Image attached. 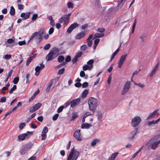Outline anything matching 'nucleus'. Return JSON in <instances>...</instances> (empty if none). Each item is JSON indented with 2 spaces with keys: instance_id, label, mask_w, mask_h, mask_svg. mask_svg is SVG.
<instances>
[{
  "instance_id": "obj_13",
  "label": "nucleus",
  "mask_w": 160,
  "mask_h": 160,
  "mask_svg": "<svg viewBox=\"0 0 160 160\" xmlns=\"http://www.w3.org/2000/svg\"><path fill=\"white\" fill-rule=\"evenodd\" d=\"M30 136H29L27 134H22L18 136L17 140L19 142H21V141L24 140L25 138H28Z\"/></svg>"
},
{
  "instance_id": "obj_58",
  "label": "nucleus",
  "mask_w": 160,
  "mask_h": 160,
  "mask_svg": "<svg viewBox=\"0 0 160 160\" xmlns=\"http://www.w3.org/2000/svg\"><path fill=\"white\" fill-rule=\"evenodd\" d=\"M97 30L98 32L102 33L103 32H105V29L103 28H98Z\"/></svg>"
},
{
  "instance_id": "obj_63",
  "label": "nucleus",
  "mask_w": 160,
  "mask_h": 160,
  "mask_svg": "<svg viewBox=\"0 0 160 160\" xmlns=\"http://www.w3.org/2000/svg\"><path fill=\"white\" fill-rule=\"evenodd\" d=\"M54 31V28L52 27L51 28H50V29L49 30V31H48L49 34L50 35L52 34L53 33Z\"/></svg>"
},
{
  "instance_id": "obj_25",
  "label": "nucleus",
  "mask_w": 160,
  "mask_h": 160,
  "mask_svg": "<svg viewBox=\"0 0 160 160\" xmlns=\"http://www.w3.org/2000/svg\"><path fill=\"white\" fill-rule=\"evenodd\" d=\"M104 35V34L103 33H96L95 35L93 37V39H94L95 38H101L102 37H103Z\"/></svg>"
},
{
  "instance_id": "obj_49",
  "label": "nucleus",
  "mask_w": 160,
  "mask_h": 160,
  "mask_svg": "<svg viewBox=\"0 0 160 160\" xmlns=\"http://www.w3.org/2000/svg\"><path fill=\"white\" fill-rule=\"evenodd\" d=\"M146 35L145 34H143L140 37V38L142 40V42H143L146 38Z\"/></svg>"
},
{
  "instance_id": "obj_44",
  "label": "nucleus",
  "mask_w": 160,
  "mask_h": 160,
  "mask_svg": "<svg viewBox=\"0 0 160 160\" xmlns=\"http://www.w3.org/2000/svg\"><path fill=\"white\" fill-rule=\"evenodd\" d=\"M64 108V107L63 106H62L60 107L58 109L57 112L59 113L61 112L62 111L63 109Z\"/></svg>"
},
{
  "instance_id": "obj_19",
  "label": "nucleus",
  "mask_w": 160,
  "mask_h": 160,
  "mask_svg": "<svg viewBox=\"0 0 160 160\" xmlns=\"http://www.w3.org/2000/svg\"><path fill=\"white\" fill-rule=\"evenodd\" d=\"M86 33L84 32H82L76 35L75 37L76 39H80L85 35Z\"/></svg>"
},
{
  "instance_id": "obj_54",
  "label": "nucleus",
  "mask_w": 160,
  "mask_h": 160,
  "mask_svg": "<svg viewBox=\"0 0 160 160\" xmlns=\"http://www.w3.org/2000/svg\"><path fill=\"white\" fill-rule=\"evenodd\" d=\"M3 58L6 59H9L11 58L10 54H6L3 56Z\"/></svg>"
},
{
  "instance_id": "obj_3",
  "label": "nucleus",
  "mask_w": 160,
  "mask_h": 160,
  "mask_svg": "<svg viewBox=\"0 0 160 160\" xmlns=\"http://www.w3.org/2000/svg\"><path fill=\"white\" fill-rule=\"evenodd\" d=\"M160 134L157 135L151 138V139H152V140L151 141L152 144L151 149L154 150L157 148L158 145L160 143Z\"/></svg>"
},
{
  "instance_id": "obj_18",
  "label": "nucleus",
  "mask_w": 160,
  "mask_h": 160,
  "mask_svg": "<svg viewBox=\"0 0 160 160\" xmlns=\"http://www.w3.org/2000/svg\"><path fill=\"white\" fill-rule=\"evenodd\" d=\"M159 64V62H158V63L155 65V67L154 68L151 73H150V77H152L153 76V75L156 72V71L158 69Z\"/></svg>"
},
{
  "instance_id": "obj_22",
  "label": "nucleus",
  "mask_w": 160,
  "mask_h": 160,
  "mask_svg": "<svg viewBox=\"0 0 160 160\" xmlns=\"http://www.w3.org/2000/svg\"><path fill=\"white\" fill-rule=\"evenodd\" d=\"M92 126V125H91L87 123H84L82 124L81 127L82 128L88 129L91 126Z\"/></svg>"
},
{
  "instance_id": "obj_50",
  "label": "nucleus",
  "mask_w": 160,
  "mask_h": 160,
  "mask_svg": "<svg viewBox=\"0 0 160 160\" xmlns=\"http://www.w3.org/2000/svg\"><path fill=\"white\" fill-rule=\"evenodd\" d=\"M38 15L37 14H34L33 15L32 17V20L33 21H35L36 20V19H37V18H38Z\"/></svg>"
},
{
  "instance_id": "obj_1",
  "label": "nucleus",
  "mask_w": 160,
  "mask_h": 160,
  "mask_svg": "<svg viewBox=\"0 0 160 160\" xmlns=\"http://www.w3.org/2000/svg\"><path fill=\"white\" fill-rule=\"evenodd\" d=\"M59 55V50L58 48L54 47L49 52L46 57L47 61L52 60L56 58Z\"/></svg>"
},
{
  "instance_id": "obj_35",
  "label": "nucleus",
  "mask_w": 160,
  "mask_h": 160,
  "mask_svg": "<svg viewBox=\"0 0 160 160\" xmlns=\"http://www.w3.org/2000/svg\"><path fill=\"white\" fill-rule=\"evenodd\" d=\"M41 103L39 102L37 103V104L33 106L34 108L36 110V111L41 106Z\"/></svg>"
},
{
  "instance_id": "obj_40",
  "label": "nucleus",
  "mask_w": 160,
  "mask_h": 160,
  "mask_svg": "<svg viewBox=\"0 0 160 160\" xmlns=\"http://www.w3.org/2000/svg\"><path fill=\"white\" fill-rule=\"evenodd\" d=\"M65 69L64 68H62L61 69H59L58 72V75L62 74L64 72Z\"/></svg>"
},
{
  "instance_id": "obj_11",
  "label": "nucleus",
  "mask_w": 160,
  "mask_h": 160,
  "mask_svg": "<svg viewBox=\"0 0 160 160\" xmlns=\"http://www.w3.org/2000/svg\"><path fill=\"white\" fill-rule=\"evenodd\" d=\"M43 62L41 64H40V66H37L35 68V70L36 72L35 73V75L36 76H38L39 75L40 71L44 68L45 66V65L43 64Z\"/></svg>"
},
{
  "instance_id": "obj_41",
  "label": "nucleus",
  "mask_w": 160,
  "mask_h": 160,
  "mask_svg": "<svg viewBox=\"0 0 160 160\" xmlns=\"http://www.w3.org/2000/svg\"><path fill=\"white\" fill-rule=\"evenodd\" d=\"M19 80V78L18 77H16L14 78L13 82L15 84H17Z\"/></svg>"
},
{
  "instance_id": "obj_30",
  "label": "nucleus",
  "mask_w": 160,
  "mask_h": 160,
  "mask_svg": "<svg viewBox=\"0 0 160 160\" xmlns=\"http://www.w3.org/2000/svg\"><path fill=\"white\" fill-rule=\"evenodd\" d=\"M97 116L98 117V119L99 120H100L102 118V114L101 113V112L100 111H98L97 112Z\"/></svg>"
},
{
  "instance_id": "obj_61",
  "label": "nucleus",
  "mask_w": 160,
  "mask_h": 160,
  "mask_svg": "<svg viewBox=\"0 0 160 160\" xmlns=\"http://www.w3.org/2000/svg\"><path fill=\"white\" fill-rule=\"evenodd\" d=\"M58 116H59V114H55L52 117V120L53 121L56 120L57 119Z\"/></svg>"
},
{
  "instance_id": "obj_17",
  "label": "nucleus",
  "mask_w": 160,
  "mask_h": 160,
  "mask_svg": "<svg viewBox=\"0 0 160 160\" xmlns=\"http://www.w3.org/2000/svg\"><path fill=\"white\" fill-rule=\"evenodd\" d=\"M152 140V139H151L145 145H143L144 147L143 148H144V149L147 150L152 147V142L151 141Z\"/></svg>"
},
{
  "instance_id": "obj_26",
  "label": "nucleus",
  "mask_w": 160,
  "mask_h": 160,
  "mask_svg": "<svg viewBox=\"0 0 160 160\" xmlns=\"http://www.w3.org/2000/svg\"><path fill=\"white\" fill-rule=\"evenodd\" d=\"M88 92L89 91L88 90L85 89L82 93V97L83 98H86L88 93Z\"/></svg>"
},
{
  "instance_id": "obj_9",
  "label": "nucleus",
  "mask_w": 160,
  "mask_h": 160,
  "mask_svg": "<svg viewBox=\"0 0 160 160\" xmlns=\"http://www.w3.org/2000/svg\"><path fill=\"white\" fill-rule=\"evenodd\" d=\"M113 10V8H110L109 9L107 12L106 15L105 16L104 18L106 20H108L110 19L113 17L115 16V14L112 13V12Z\"/></svg>"
},
{
  "instance_id": "obj_29",
  "label": "nucleus",
  "mask_w": 160,
  "mask_h": 160,
  "mask_svg": "<svg viewBox=\"0 0 160 160\" xmlns=\"http://www.w3.org/2000/svg\"><path fill=\"white\" fill-rule=\"evenodd\" d=\"M28 151V150L27 149H25V147L24 146V148H22V149L20 150V152L21 154L23 155L26 153Z\"/></svg>"
},
{
  "instance_id": "obj_6",
  "label": "nucleus",
  "mask_w": 160,
  "mask_h": 160,
  "mask_svg": "<svg viewBox=\"0 0 160 160\" xmlns=\"http://www.w3.org/2000/svg\"><path fill=\"white\" fill-rule=\"evenodd\" d=\"M141 121V118L139 116H135L132 118L131 122V124L134 128L137 127L140 124Z\"/></svg>"
},
{
  "instance_id": "obj_31",
  "label": "nucleus",
  "mask_w": 160,
  "mask_h": 160,
  "mask_svg": "<svg viewBox=\"0 0 160 160\" xmlns=\"http://www.w3.org/2000/svg\"><path fill=\"white\" fill-rule=\"evenodd\" d=\"M99 141V139L97 138L93 139L91 143V145L92 146H94Z\"/></svg>"
},
{
  "instance_id": "obj_55",
  "label": "nucleus",
  "mask_w": 160,
  "mask_h": 160,
  "mask_svg": "<svg viewBox=\"0 0 160 160\" xmlns=\"http://www.w3.org/2000/svg\"><path fill=\"white\" fill-rule=\"evenodd\" d=\"M48 131V128L46 127H45L42 132V133H46Z\"/></svg>"
},
{
  "instance_id": "obj_21",
  "label": "nucleus",
  "mask_w": 160,
  "mask_h": 160,
  "mask_svg": "<svg viewBox=\"0 0 160 160\" xmlns=\"http://www.w3.org/2000/svg\"><path fill=\"white\" fill-rule=\"evenodd\" d=\"M93 67V65H88L87 64L83 66V69L84 71H86L87 70H91Z\"/></svg>"
},
{
  "instance_id": "obj_53",
  "label": "nucleus",
  "mask_w": 160,
  "mask_h": 160,
  "mask_svg": "<svg viewBox=\"0 0 160 160\" xmlns=\"http://www.w3.org/2000/svg\"><path fill=\"white\" fill-rule=\"evenodd\" d=\"M51 45L50 44H48L45 45L43 48V49L45 50L48 49L50 47Z\"/></svg>"
},
{
  "instance_id": "obj_48",
  "label": "nucleus",
  "mask_w": 160,
  "mask_h": 160,
  "mask_svg": "<svg viewBox=\"0 0 160 160\" xmlns=\"http://www.w3.org/2000/svg\"><path fill=\"white\" fill-rule=\"evenodd\" d=\"M88 48L87 46L85 45H83L81 47V49L82 51H85L86 49Z\"/></svg>"
},
{
  "instance_id": "obj_34",
  "label": "nucleus",
  "mask_w": 160,
  "mask_h": 160,
  "mask_svg": "<svg viewBox=\"0 0 160 160\" xmlns=\"http://www.w3.org/2000/svg\"><path fill=\"white\" fill-rule=\"evenodd\" d=\"M136 23H137L136 19H135L134 20V23H133L132 27V31H131L132 34H133L134 32V31L135 30V26L136 25Z\"/></svg>"
},
{
  "instance_id": "obj_12",
  "label": "nucleus",
  "mask_w": 160,
  "mask_h": 160,
  "mask_svg": "<svg viewBox=\"0 0 160 160\" xmlns=\"http://www.w3.org/2000/svg\"><path fill=\"white\" fill-rule=\"evenodd\" d=\"M79 26V24L77 22H74L73 24H72L68 28L67 30V32L68 34L70 33L74 29L77 27H78Z\"/></svg>"
},
{
  "instance_id": "obj_52",
  "label": "nucleus",
  "mask_w": 160,
  "mask_h": 160,
  "mask_svg": "<svg viewBox=\"0 0 160 160\" xmlns=\"http://www.w3.org/2000/svg\"><path fill=\"white\" fill-rule=\"evenodd\" d=\"M78 59L75 56L74 58L72 60V62L73 64L76 63L78 61Z\"/></svg>"
},
{
  "instance_id": "obj_32",
  "label": "nucleus",
  "mask_w": 160,
  "mask_h": 160,
  "mask_svg": "<svg viewBox=\"0 0 160 160\" xmlns=\"http://www.w3.org/2000/svg\"><path fill=\"white\" fill-rule=\"evenodd\" d=\"M17 108L16 107H14L11 110L7 112L5 114V116H7L8 115H10L13 112L16 111Z\"/></svg>"
},
{
  "instance_id": "obj_20",
  "label": "nucleus",
  "mask_w": 160,
  "mask_h": 160,
  "mask_svg": "<svg viewBox=\"0 0 160 160\" xmlns=\"http://www.w3.org/2000/svg\"><path fill=\"white\" fill-rule=\"evenodd\" d=\"M159 109H157L155 110L153 112L150 113L148 117L147 118V119L148 120L149 119L152 118L153 117L155 116L157 113L158 112V111Z\"/></svg>"
},
{
  "instance_id": "obj_24",
  "label": "nucleus",
  "mask_w": 160,
  "mask_h": 160,
  "mask_svg": "<svg viewBox=\"0 0 160 160\" xmlns=\"http://www.w3.org/2000/svg\"><path fill=\"white\" fill-rule=\"evenodd\" d=\"M33 145V143L30 142L25 145L24 146L25 147V149H27L28 151Z\"/></svg>"
},
{
  "instance_id": "obj_47",
  "label": "nucleus",
  "mask_w": 160,
  "mask_h": 160,
  "mask_svg": "<svg viewBox=\"0 0 160 160\" xmlns=\"http://www.w3.org/2000/svg\"><path fill=\"white\" fill-rule=\"evenodd\" d=\"M66 64V62L63 61L62 63L58 65L57 66V67L58 68H60V67L65 65Z\"/></svg>"
},
{
  "instance_id": "obj_43",
  "label": "nucleus",
  "mask_w": 160,
  "mask_h": 160,
  "mask_svg": "<svg viewBox=\"0 0 160 160\" xmlns=\"http://www.w3.org/2000/svg\"><path fill=\"white\" fill-rule=\"evenodd\" d=\"M38 34V32H35L34 33H33L31 35V37L30 38V40H31L33 39L36 35Z\"/></svg>"
},
{
  "instance_id": "obj_57",
  "label": "nucleus",
  "mask_w": 160,
  "mask_h": 160,
  "mask_svg": "<svg viewBox=\"0 0 160 160\" xmlns=\"http://www.w3.org/2000/svg\"><path fill=\"white\" fill-rule=\"evenodd\" d=\"M67 6L68 8H72L73 7V4L72 2H69L68 3Z\"/></svg>"
},
{
  "instance_id": "obj_45",
  "label": "nucleus",
  "mask_w": 160,
  "mask_h": 160,
  "mask_svg": "<svg viewBox=\"0 0 160 160\" xmlns=\"http://www.w3.org/2000/svg\"><path fill=\"white\" fill-rule=\"evenodd\" d=\"M32 59L30 57L27 60V61L26 63V65L27 66H28L29 64L30 63L32 62Z\"/></svg>"
},
{
  "instance_id": "obj_2",
  "label": "nucleus",
  "mask_w": 160,
  "mask_h": 160,
  "mask_svg": "<svg viewBox=\"0 0 160 160\" xmlns=\"http://www.w3.org/2000/svg\"><path fill=\"white\" fill-rule=\"evenodd\" d=\"M78 151H75L74 147L71 150L67 160H76L79 156Z\"/></svg>"
},
{
  "instance_id": "obj_23",
  "label": "nucleus",
  "mask_w": 160,
  "mask_h": 160,
  "mask_svg": "<svg viewBox=\"0 0 160 160\" xmlns=\"http://www.w3.org/2000/svg\"><path fill=\"white\" fill-rule=\"evenodd\" d=\"M119 154L118 152H115L112 154L111 156L108 158V160H115L116 157Z\"/></svg>"
},
{
  "instance_id": "obj_64",
  "label": "nucleus",
  "mask_w": 160,
  "mask_h": 160,
  "mask_svg": "<svg viewBox=\"0 0 160 160\" xmlns=\"http://www.w3.org/2000/svg\"><path fill=\"white\" fill-rule=\"evenodd\" d=\"M18 8L19 10H22L24 8V6L21 4H18Z\"/></svg>"
},
{
  "instance_id": "obj_10",
  "label": "nucleus",
  "mask_w": 160,
  "mask_h": 160,
  "mask_svg": "<svg viewBox=\"0 0 160 160\" xmlns=\"http://www.w3.org/2000/svg\"><path fill=\"white\" fill-rule=\"evenodd\" d=\"M130 86V82L127 81L123 86V89L122 91V94L124 95L129 90Z\"/></svg>"
},
{
  "instance_id": "obj_5",
  "label": "nucleus",
  "mask_w": 160,
  "mask_h": 160,
  "mask_svg": "<svg viewBox=\"0 0 160 160\" xmlns=\"http://www.w3.org/2000/svg\"><path fill=\"white\" fill-rule=\"evenodd\" d=\"M44 29H41L38 32V34L35 36V40L37 42V44H38L43 39V34L44 33Z\"/></svg>"
},
{
  "instance_id": "obj_14",
  "label": "nucleus",
  "mask_w": 160,
  "mask_h": 160,
  "mask_svg": "<svg viewBox=\"0 0 160 160\" xmlns=\"http://www.w3.org/2000/svg\"><path fill=\"white\" fill-rule=\"evenodd\" d=\"M80 99L79 98H78L72 100L70 101L71 102V107L72 108H74L75 106L78 105L80 103Z\"/></svg>"
},
{
  "instance_id": "obj_8",
  "label": "nucleus",
  "mask_w": 160,
  "mask_h": 160,
  "mask_svg": "<svg viewBox=\"0 0 160 160\" xmlns=\"http://www.w3.org/2000/svg\"><path fill=\"white\" fill-rule=\"evenodd\" d=\"M138 130V127L133 128L132 131L128 135V138L129 140H133L135 136L137 135Z\"/></svg>"
},
{
  "instance_id": "obj_42",
  "label": "nucleus",
  "mask_w": 160,
  "mask_h": 160,
  "mask_svg": "<svg viewBox=\"0 0 160 160\" xmlns=\"http://www.w3.org/2000/svg\"><path fill=\"white\" fill-rule=\"evenodd\" d=\"M26 124L25 123L22 122L19 126V128L20 130H22L25 126Z\"/></svg>"
},
{
  "instance_id": "obj_36",
  "label": "nucleus",
  "mask_w": 160,
  "mask_h": 160,
  "mask_svg": "<svg viewBox=\"0 0 160 160\" xmlns=\"http://www.w3.org/2000/svg\"><path fill=\"white\" fill-rule=\"evenodd\" d=\"M64 60V57L62 55L59 56L58 58V62H63Z\"/></svg>"
},
{
  "instance_id": "obj_16",
  "label": "nucleus",
  "mask_w": 160,
  "mask_h": 160,
  "mask_svg": "<svg viewBox=\"0 0 160 160\" xmlns=\"http://www.w3.org/2000/svg\"><path fill=\"white\" fill-rule=\"evenodd\" d=\"M31 14V12H28L26 14L24 12H22L21 14L20 17L23 18L22 19L23 20H24L28 18L30 16Z\"/></svg>"
},
{
  "instance_id": "obj_28",
  "label": "nucleus",
  "mask_w": 160,
  "mask_h": 160,
  "mask_svg": "<svg viewBox=\"0 0 160 160\" xmlns=\"http://www.w3.org/2000/svg\"><path fill=\"white\" fill-rule=\"evenodd\" d=\"M127 54L124 55H122L119 61L123 63V62L125 60L126 57L127 56Z\"/></svg>"
},
{
  "instance_id": "obj_62",
  "label": "nucleus",
  "mask_w": 160,
  "mask_h": 160,
  "mask_svg": "<svg viewBox=\"0 0 160 160\" xmlns=\"http://www.w3.org/2000/svg\"><path fill=\"white\" fill-rule=\"evenodd\" d=\"M83 88H86L88 86V83L87 82H84L82 85Z\"/></svg>"
},
{
  "instance_id": "obj_15",
  "label": "nucleus",
  "mask_w": 160,
  "mask_h": 160,
  "mask_svg": "<svg viewBox=\"0 0 160 160\" xmlns=\"http://www.w3.org/2000/svg\"><path fill=\"white\" fill-rule=\"evenodd\" d=\"M80 132V130H78L76 131L73 134L74 137L78 141H81L82 140V138H80L81 136Z\"/></svg>"
},
{
  "instance_id": "obj_39",
  "label": "nucleus",
  "mask_w": 160,
  "mask_h": 160,
  "mask_svg": "<svg viewBox=\"0 0 160 160\" xmlns=\"http://www.w3.org/2000/svg\"><path fill=\"white\" fill-rule=\"evenodd\" d=\"M78 117L77 113H73L72 116V119H71V121H72L75 119L76 118Z\"/></svg>"
},
{
  "instance_id": "obj_46",
  "label": "nucleus",
  "mask_w": 160,
  "mask_h": 160,
  "mask_svg": "<svg viewBox=\"0 0 160 160\" xmlns=\"http://www.w3.org/2000/svg\"><path fill=\"white\" fill-rule=\"evenodd\" d=\"M71 58L70 56L68 55L67 56L66 58H65V62H66V63H67V62H68L71 61Z\"/></svg>"
},
{
  "instance_id": "obj_37",
  "label": "nucleus",
  "mask_w": 160,
  "mask_h": 160,
  "mask_svg": "<svg viewBox=\"0 0 160 160\" xmlns=\"http://www.w3.org/2000/svg\"><path fill=\"white\" fill-rule=\"evenodd\" d=\"M17 88V86L14 85L13 87L9 90V93L10 94H12L13 93V91L15 90Z\"/></svg>"
},
{
  "instance_id": "obj_56",
  "label": "nucleus",
  "mask_w": 160,
  "mask_h": 160,
  "mask_svg": "<svg viewBox=\"0 0 160 160\" xmlns=\"http://www.w3.org/2000/svg\"><path fill=\"white\" fill-rule=\"evenodd\" d=\"M42 140H45L47 138V135L45 133H42L41 134Z\"/></svg>"
},
{
  "instance_id": "obj_7",
  "label": "nucleus",
  "mask_w": 160,
  "mask_h": 160,
  "mask_svg": "<svg viewBox=\"0 0 160 160\" xmlns=\"http://www.w3.org/2000/svg\"><path fill=\"white\" fill-rule=\"evenodd\" d=\"M71 13H69L68 14L64 15L59 20V23H62L63 22L64 23L66 24L69 23L70 20L69 17Z\"/></svg>"
},
{
  "instance_id": "obj_59",
  "label": "nucleus",
  "mask_w": 160,
  "mask_h": 160,
  "mask_svg": "<svg viewBox=\"0 0 160 160\" xmlns=\"http://www.w3.org/2000/svg\"><path fill=\"white\" fill-rule=\"evenodd\" d=\"M94 60L93 59H91L87 62V65H93L92 64L94 63Z\"/></svg>"
},
{
  "instance_id": "obj_51",
  "label": "nucleus",
  "mask_w": 160,
  "mask_h": 160,
  "mask_svg": "<svg viewBox=\"0 0 160 160\" xmlns=\"http://www.w3.org/2000/svg\"><path fill=\"white\" fill-rule=\"evenodd\" d=\"M147 124L149 127L152 126L154 124V120L152 121H148L147 122Z\"/></svg>"
},
{
  "instance_id": "obj_4",
  "label": "nucleus",
  "mask_w": 160,
  "mask_h": 160,
  "mask_svg": "<svg viewBox=\"0 0 160 160\" xmlns=\"http://www.w3.org/2000/svg\"><path fill=\"white\" fill-rule=\"evenodd\" d=\"M97 99L92 97L89 98L88 101L89 107L90 111H92L94 113V111L96 109L97 107Z\"/></svg>"
},
{
  "instance_id": "obj_38",
  "label": "nucleus",
  "mask_w": 160,
  "mask_h": 160,
  "mask_svg": "<svg viewBox=\"0 0 160 160\" xmlns=\"http://www.w3.org/2000/svg\"><path fill=\"white\" fill-rule=\"evenodd\" d=\"M36 115V113H33L30 117H29L26 121V122H29L30 120L33 118Z\"/></svg>"
},
{
  "instance_id": "obj_60",
  "label": "nucleus",
  "mask_w": 160,
  "mask_h": 160,
  "mask_svg": "<svg viewBox=\"0 0 160 160\" xmlns=\"http://www.w3.org/2000/svg\"><path fill=\"white\" fill-rule=\"evenodd\" d=\"M82 54L83 53L82 52H80L76 54L75 56L78 58L81 56Z\"/></svg>"
},
{
  "instance_id": "obj_27",
  "label": "nucleus",
  "mask_w": 160,
  "mask_h": 160,
  "mask_svg": "<svg viewBox=\"0 0 160 160\" xmlns=\"http://www.w3.org/2000/svg\"><path fill=\"white\" fill-rule=\"evenodd\" d=\"M15 9L13 6H11L10 7V10L9 12L10 14L12 16H13L15 14Z\"/></svg>"
},
{
  "instance_id": "obj_33",
  "label": "nucleus",
  "mask_w": 160,
  "mask_h": 160,
  "mask_svg": "<svg viewBox=\"0 0 160 160\" xmlns=\"http://www.w3.org/2000/svg\"><path fill=\"white\" fill-rule=\"evenodd\" d=\"M53 84V81L51 80L50 84L48 85L47 87L46 90L47 92H48L50 91V88L52 86Z\"/></svg>"
}]
</instances>
